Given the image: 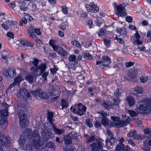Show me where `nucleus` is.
<instances>
[{
    "label": "nucleus",
    "mask_w": 151,
    "mask_h": 151,
    "mask_svg": "<svg viewBox=\"0 0 151 151\" xmlns=\"http://www.w3.org/2000/svg\"><path fill=\"white\" fill-rule=\"evenodd\" d=\"M106 32V30L104 29H101L98 33L99 36L104 35Z\"/></svg>",
    "instance_id": "obj_55"
},
{
    "label": "nucleus",
    "mask_w": 151,
    "mask_h": 151,
    "mask_svg": "<svg viewBox=\"0 0 151 151\" xmlns=\"http://www.w3.org/2000/svg\"><path fill=\"white\" fill-rule=\"evenodd\" d=\"M86 10L89 12H96L98 11L99 8V7L94 3H90L89 4H87L85 6Z\"/></svg>",
    "instance_id": "obj_12"
},
{
    "label": "nucleus",
    "mask_w": 151,
    "mask_h": 151,
    "mask_svg": "<svg viewBox=\"0 0 151 151\" xmlns=\"http://www.w3.org/2000/svg\"><path fill=\"white\" fill-rule=\"evenodd\" d=\"M127 112L132 117L136 116L137 115V114L135 111L131 110H129L128 109Z\"/></svg>",
    "instance_id": "obj_39"
},
{
    "label": "nucleus",
    "mask_w": 151,
    "mask_h": 151,
    "mask_svg": "<svg viewBox=\"0 0 151 151\" xmlns=\"http://www.w3.org/2000/svg\"><path fill=\"white\" fill-rule=\"evenodd\" d=\"M41 134L45 141H47L51 137V132L47 129L43 130L41 132Z\"/></svg>",
    "instance_id": "obj_17"
},
{
    "label": "nucleus",
    "mask_w": 151,
    "mask_h": 151,
    "mask_svg": "<svg viewBox=\"0 0 151 151\" xmlns=\"http://www.w3.org/2000/svg\"><path fill=\"white\" fill-rule=\"evenodd\" d=\"M23 80L21 76L16 77L14 79L13 83L12 84L10 85L9 88L7 89V91L10 92L12 91H13L14 86L16 84L19 83Z\"/></svg>",
    "instance_id": "obj_13"
},
{
    "label": "nucleus",
    "mask_w": 151,
    "mask_h": 151,
    "mask_svg": "<svg viewBox=\"0 0 151 151\" xmlns=\"http://www.w3.org/2000/svg\"><path fill=\"white\" fill-rule=\"evenodd\" d=\"M20 7L21 11H25L27 10V7L26 6V4L24 3H21L20 5Z\"/></svg>",
    "instance_id": "obj_50"
},
{
    "label": "nucleus",
    "mask_w": 151,
    "mask_h": 151,
    "mask_svg": "<svg viewBox=\"0 0 151 151\" xmlns=\"http://www.w3.org/2000/svg\"><path fill=\"white\" fill-rule=\"evenodd\" d=\"M3 18L4 20H5V22L6 23L11 25L12 29H13L16 32H18L19 28L17 26V22L10 20L11 18L7 15L5 16Z\"/></svg>",
    "instance_id": "obj_7"
},
{
    "label": "nucleus",
    "mask_w": 151,
    "mask_h": 151,
    "mask_svg": "<svg viewBox=\"0 0 151 151\" xmlns=\"http://www.w3.org/2000/svg\"><path fill=\"white\" fill-rule=\"evenodd\" d=\"M53 50L54 51H56L58 54L63 56H67L68 55L67 52L63 49L62 47L59 46L58 45L54 48Z\"/></svg>",
    "instance_id": "obj_16"
},
{
    "label": "nucleus",
    "mask_w": 151,
    "mask_h": 151,
    "mask_svg": "<svg viewBox=\"0 0 151 151\" xmlns=\"http://www.w3.org/2000/svg\"><path fill=\"white\" fill-rule=\"evenodd\" d=\"M32 93L34 96H38L39 98L43 100L47 99L49 98L48 94L42 91L40 88L32 91Z\"/></svg>",
    "instance_id": "obj_6"
},
{
    "label": "nucleus",
    "mask_w": 151,
    "mask_h": 151,
    "mask_svg": "<svg viewBox=\"0 0 151 151\" xmlns=\"http://www.w3.org/2000/svg\"><path fill=\"white\" fill-rule=\"evenodd\" d=\"M34 28L33 26L30 24L27 28V33L29 37L32 39H36L37 36L34 33Z\"/></svg>",
    "instance_id": "obj_14"
},
{
    "label": "nucleus",
    "mask_w": 151,
    "mask_h": 151,
    "mask_svg": "<svg viewBox=\"0 0 151 151\" xmlns=\"http://www.w3.org/2000/svg\"><path fill=\"white\" fill-rule=\"evenodd\" d=\"M65 144L66 147L68 145H70L72 143V141L71 139L69 138H68L67 137L64 140Z\"/></svg>",
    "instance_id": "obj_37"
},
{
    "label": "nucleus",
    "mask_w": 151,
    "mask_h": 151,
    "mask_svg": "<svg viewBox=\"0 0 151 151\" xmlns=\"http://www.w3.org/2000/svg\"><path fill=\"white\" fill-rule=\"evenodd\" d=\"M137 132L136 130H131L130 132L127 134V136L129 137H133L136 139H145V137L143 136H142L139 134H137Z\"/></svg>",
    "instance_id": "obj_10"
},
{
    "label": "nucleus",
    "mask_w": 151,
    "mask_h": 151,
    "mask_svg": "<svg viewBox=\"0 0 151 151\" xmlns=\"http://www.w3.org/2000/svg\"><path fill=\"white\" fill-rule=\"evenodd\" d=\"M27 22V20L25 19H22L19 22V25L22 26L23 25V24H26Z\"/></svg>",
    "instance_id": "obj_61"
},
{
    "label": "nucleus",
    "mask_w": 151,
    "mask_h": 151,
    "mask_svg": "<svg viewBox=\"0 0 151 151\" xmlns=\"http://www.w3.org/2000/svg\"><path fill=\"white\" fill-rule=\"evenodd\" d=\"M49 93L52 96H56L58 94L59 91L55 88L50 87L49 88Z\"/></svg>",
    "instance_id": "obj_20"
},
{
    "label": "nucleus",
    "mask_w": 151,
    "mask_h": 151,
    "mask_svg": "<svg viewBox=\"0 0 151 151\" xmlns=\"http://www.w3.org/2000/svg\"><path fill=\"white\" fill-rule=\"evenodd\" d=\"M76 57L75 55H71L69 57L68 60L70 62H74L76 63H78V60L76 59Z\"/></svg>",
    "instance_id": "obj_32"
},
{
    "label": "nucleus",
    "mask_w": 151,
    "mask_h": 151,
    "mask_svg": "<svg viewBox=\"0 0 151 151\" xmlns=\"http://www.w3.org/2000/svg\"><path fill=\"white\" fill-rule=\"evenodd\" d=\"M51 127L53 128V131L55 134L60 135L64 132V131L63 129H60L56 128L54 124H52V127L51 126Z\"/></svg>",
    "instance_id": "obj_22"
},
{
    "label": "nucleus",
    "mask_w": 151,
    "mask_h": 151,
    "mask_svg": "<svg viewBox=\"0 0 151 151\" xmlns=\"http://www.w3.org/2000/svg\"><path fill=\"white\" fill-rule=\"evenodd\" d=\"M25 137H28L32 133V131L30 129H26L23 132Z\"/></svg>",
    "instance_id": "obj_34"
},
{
    "label": "nucleus",
    "mask_w": 151,
    "mask_h": 151,
    "mask_svg": "<svg viewBox=\"0 0 151 151\" xmlns=\"http://www.w3.org/2000/svg\"><path fill=\"white\" fill-rule=\"evenodd\" d=\"M27 121L26 118L19 119V124L21 128H24L26 127Z\"/></svg>",
    "instance_id": "obj_25"
},
{
    "label": "nucleus",
    "mask_w": 151,
    "mask_h": 151,
    "mask_svg": "<svg viewBox=\"0 0 151 151\" xmlns=\"http://www.w3.org/2000/svg\"><path fill=\"white\" fill-rule=\"evenodd\" d=\"M25 79L26 81H28L29 83H31L33 82V76L31 75H28L26 76H25Z\"/></svg>",
    "instance_id": "obj_40"
},
{
    "label": "nucleus",
    "mask_w": 151,
    "mask_h": 151,
    "mask_svg": "<svg viewBox=\"0 0 151 151\" xmlns=\"http://www.w3.org/2000/svg\"><path fill=\"white\" fill-rule=\"evenodd\" d=\"M86 107L81 104H79L72 106L70 111L73 112L81 116L86 114Z\"/></svg>",
    "instance_id": "obj_4"
},
{
    "label": "nucleus",
    "mask_w": 151,
    "mask_h": 151,
    "mask_svg": "<svg viewBox=\"0 0 151 151\" xmlns=\"http://www.w3.org/2000/svg\"><path fill=\"white\" fill-rule=\"evenodd\" d=\"M138 71L137 69H134L133 70H129L127 73L128 76L131 78H135L137 75Z\"/></svg>",
    "instance_id": "obj_19"
},
{
    "label": "nucleus",
    "mask_w": 151,
    "mask_h": 151,
    "mask_svg": "<svg viewBox=\"0 0 151 151\" xmlns=\"http://www.w3.org/2000/svg\"><path fill=\"white\" fill-rule=\"evenodd\" d=\"M34 32L38 35H40L41 34V32L39 29H34Z\"/></svg>",
    "instance_id": "obj_59"
},
{
    "label": "nucleus",
    "mask_w": 151,
    "mask_h": 151,
    "mask_svg": "<svg viewBox=\"0 0 151 151\" xmlns=\"http://www.w3.org/2000/svg\"><path fill=\"white\" fill-rule=\"evenodd\" d=\"M72 43L76 47H81V44L79 42L77 41H73L72 42Z\"/></svg>",
    "instance_id": "obj_52"
},
{
    "label": "nucleus",
    "mask_w": 151,
    "mask_h": 151,
    "mask_svg": "<svg viewBox=\"0 0 151 151\" xmlns=\"http://www.w3.org/2000/svg\"><path fill=\"white\" fill-rule=\"evenodd\" d=\"M104 45L106 47H109L111 45V40L106 39H105L104 40Z\"/></svg>",
    "instance_id": "obj_48"
},
{
    "label": "nucleus",
    "mask_w": 151,
    "mask_h": 151,
    "mask_svg": "<svg viewBox=\"0 0 151 151\" xmlns=\"http://www.w3.org/2000/svg\"><path fill=\"white\" fill-rule=\"evenodd\" d=\"M64 151H76V149L72 146H70L69 148L68 147V146L65 147L63 148Z\"/></svg>",
    "instance_id": "obj_47"
},
{
    "label": "nucleus",
    "mask_w": 151,
    "mask_h": 151,
    "mask_svg": "<svg viewBox=\"0 0 151 151\" xmlns=\"http://www.w3.org/2000/svg\"><path fill=\"white\" fill-rule=\"evenodd\" d=\"M134 65V63L132 62L126 63L125 64L126 68H129Z\"/></svg>",
    "instance_id": "obj_64"
},
{
    "label": "nucleus",
    "mask_w": 151,
    "mask_h": 151,
    "mask_svg": "<svg viewBox=\"0 0 151 151\" xmlns=\"http://www.w3.org/2000/svg\"><path fill=\"white\" fill-rule=\"evenodd\" d=\"M31 70L32 71L31 73L34 76H40L41 73H40L38 74L37 73L38 70L37 67H32L31 68Z\"/></svg>",
    "instance_id": "obj_23"
},
{
    "label": "nucleus",
    "mask_w": 151,
    "mask_h": 151,
    "mask_svg": "<svg viewBox=\"0 0 151 151\" xmlns=\"http://www.w3.org/2000/svg\"><path fill=\"white\" fill-rule=\"evenodd\" d=\"M96 142L92 143L89 145L91 151H100L103 149L102 140L101 139H97Z\"/></svg>",
    "instance_id": "obj_5"
},
{
    "label": "nucleus",
    "mask_w": 151,
    "mask_h": 151,
    "mask_svg": "<svg viewBox=\"0 0 151 151\" xmlns=\"http://www.w3.org/2000/svg\"><path fill=\"white\" fill-rule=\"evenodd\" d=\"M14 34L13 33L11 32H9L7 34L6 36L12 38H14Z\"/></svg>",
    "instance_id": "obj_63"
},
{
    "label": "nucleus",
    "mask_w": 151,
    "mask_h": 151,
    "mask_svg": "<svg viewBox=\"0 0 151 151\" xmlns=\"http://www.w3.org/2000/svg\"><path fill=\"white\" fill-rule=\"evenodd\" d=\"M31 139L33 141V144L36 148L40 150L43 149L41 142V137L37 130H35L33 132Z\"/></svg>",
    "instance_id": "obj_2"
},
{
    "label": "nucleus",
    "mask_w": 151,
    "mask_h": 151,
    "mask_svg": "<svg viewBox=\"0 0 151 151\" xmlns=\"http://www.w3.org/2000/svg\"><path fill=\"white\" fill-rule=\"evenodd\" d=\"M136 110L142 114L150 113L151 111V99H147L139 101L137 105Z\"/></svg>",
    "instance_id": "obj_1"
},
{
    "label": "nucleus",
    "mask_w": 151,
    "mask_h": 151,
    "mask_svg": "<svg viewBox=\"0 0 151 151\" xmlns=\"http://www.w3.org/2000/svg\"><path fill=\"white\" fill-rule=\"evenodd\" d=\"M116 141V140L115 139V138L112 136L110 137L109 138H107L105 140L106 145H108L109 142L111 145H113L115 144Z\"/></svg>",
    "instance_id": "obj_21"
},
{
    "label": "nucleus",
    "mask_w": 151,
    "mask_h": 151,
    "mask_svg": "<svg viewBox=\"0 0 151 151\" xmlns=\"http://www.w3.org/2000/svg\"><path fill=\"white\" fill-rule=\"evenodd\" d=\"M83 56L84 58H87L88 60H91L93 59L92 56L88 53H84L83 54Z\"/></svg>",
    "instance_id": "obj_45"
},
{
    "label": "nucleus",
    "mask_w": 151,
    "mask_h": 151,
    "mask_svg": "<svg viewBox=\"0 0 151 151\" xmlns=\"http://www.w3.org/2000/svg\"><path fill=\"white\" fill-rule=\"evenodd\" d=\"M56 41L54 40L51 39L50 40L49 43V45L51 46L54 49L57 45H56Z\"/></svg>",
    "instance_id": "obj_38"
},
{
    "label": "nucleus",
    "mask_w": 151,
    "mask_h": 151,
    "mask_svg": "<svg viewBox=\"0 0 151 151\" xmlns=\"http://www.w3.org/2000/svg\"><path fill=\"white\" fill-rule=\"evenodd\" d=\"M58 70V68H57V66L55 65H53V67L52 68L50 69V71L52 74L53 75H54L55 74Z\"/></svg>",
    "instance_id": "obj_46"
},
{
    "label": "nucleus",
    "mask_w": 151,
    "mask_h": 151,
    "mask_svg": "<svg viewBox=\"0 0 151 151\" xmlns=\"http://www.w3.org/2000/svg\"><path fill=\"white\" fill-rule=\"evenodd\" d=\"M7 115L8 113L6 110H2L0 111V123L4 129L6 128V125L7 124V122L5 121L4 117L7 116Z\"/></svg>",
    "instance_id": "obj_9"
},
{
    "label": "nucleus",
    "mask_w": 151,
    "mask_h": 151,
    "mask_svg": "<svg viewBox=\"0 0 151 151\" xmlns=\"http://www.w3.org/2000/svg\"><path fill=\"white\" fill-rule=\"evenodd\" d=\"M118 97H114V102L113 104L114 105H118L119 102H120V100L119 98H117Z\"/></svg>",
    "instance_id": "obj_49"
},
{
    "label": "nucleus",
    "mask_w": 151,
    "mask_h": 151,
    "mask_svg": "<svg viewBox=\"0 0 151 151\" xmlns=\"http://www.w3.org/2000/svg\"><path fill=\"white\" fill-rule=\"evenodd\" d=\"M3 73L4 75L6 76H9V70H8L6 69H4L3 70Z\"/></svg>",
    "instance_id": "obj_57"
},
{
    "label": "nucleus",
    "mask_w": 151,
    "mask_h": 151,
    "mask_svg": "<svg viewBox=\"0 0 151 151\" xmlns=\"http://www.w3.org/2000/svg\"><path fill=\"white\" fill-rule=\"evenodd\" d=\"M18 115L19 118V119L26 118V114L24 111L23 110H20L18 112Z\"/></svg>",
    "instance_id": "obj_31"
},
{
    "label": "nucleus",
    "mask_w": 151,
    "mask_h": 151,
    "mask_svg": "<svg viewBox=\"0 0 151 151\" xmlns=\"http://www.w3.org/2000/svg\"><path fill=\"white\" fill-rule=\"evenodd\" d=\"M61 105L62 107V109L68 106V104L67 101L63 99L61 101Z\"/></svg>",
    "instance_id": "obj_43"
},
{
    "label": "nucleus",
    "mask_w": 151,
    "mask_h": 151,
    "mask_svg": "<svg viewBox=\"0 0 151 151\" xmlns=\"http://www.w3.org/2000/svg\"><path fill=\"white\" fill-rule=\"evenodd\" d=\"M22 14H24L25 15H24V19L27 20V19L29 20V21H31L33 19V18L31 16V15L27 13H25L24 12H23L22 13Z\"/></svg>",
    "instance_id": "obj_41"
},
{
    "label": "nucleus",
    "mask_w": 151,
    "mask_h": 151,
    "mask_svg": "<svg viewBox=\"0 0 151 151\" xmlns=\"http://www.w3.org/2000/svg\"><path fill=\"white\" fill-rule=\"evenodd\" d=\"M10 140L9 138L2 137L0 140V143L1 145L5 147H8L10 145Z\"/></svg>",
    "instance_id": "obj_15"
},
{
    "label": "nucleus",
    "mask_w": 151,
    "mask_h": 151,
    "mask_svg": "<svg viewBox=\"0 0 151 151\" xmlns=\"http://www.w3.org/2000/svg\"><path fill=\"white\" fill-rule=\"evenodd\" d=\"M84 136L86 137L87 139V142H91L95 140L96 137L93 136H89L86 134H85Z\"/></svg>",
    "instance_id": "obj_29"
},
{
    "label": "nucleus",
    "mask_w": 151,
    "mask_h": 151,
    "mask_svg": "<svg viewBox=\"0 0 151 151\" xmlns=\"http://www.w3.org/2000/svg\"><path fill=\"white\" fill-rule=\"evenodd\" d=\"M49 73L48 72H46L44 73L42 75V77L46 81L47 80V76H48Z\"/></svg>",
    "instance_id": "obj_62"
},
{
    "label": "nucleus",
    "mask_w": 151,
    "mask_h": 151,
    "mask_svg": "<svg viewBox=\"0 0 151 151\" xmlns=\"http://www.w3.org/2000/svg\"><path fill=\"white\" fill-rule=\"evenodd\" d=\"M67 136L68 138H70L71 139H75L77 137V134L75 132L73 131L69 133Z\"/></svg>",
    "instance_id": "obj_27"
},
{
    "label": "nucleus",
    "mask_w": 151,
    "mask_h": 151,
    "mask_svg": "<svg viewBox=\"0 0 151 151\" xmlns=\"http://www.w3.org/2000/svg\"><path fill=\"white\" fill-rule=\"evenodd\" d=\"M117 10L116 14L117 15L123 17L127 15L125 9V7L122 5L120 4L116 6Z\"/></svg>",
    "instance_id": "obj_11"
},
{
    "label": "nucleus",
    "mask_w": 151,
    "mask_h": 151,
    "mask_svg": "<svg viewBox=\"0 0 151 151\" xmlns=\"http://www.w3.org/2000/svg\"><path fill=\"white\" fill-rule=\"evenodd\" d=\"M134 91L136 92L137 94H142L143 92V89L142 88L140 87L139 86H136L134 88Z\"/></svg>",
    "instance_id": "obj_30"
},
{
    "label": "nucleus",
    "mask_w": 151,
    "mask_h": 151,
    "mask_svg": "<svg viewBox=\"0 0 151 151\" xmlns=\"http://www.w3.org/2000/svg\"><path fill=\"white\" fill-rule=\"evenodd\" d=\"M98 113L100 114L104 118H106L107 115V114L103 111L99 112Z\"/></svg>",
    "instance_id": "obj_60"
},
{
    "label": "nucleus",
    "mask_w": 151,
    "mask_h": 151,
    "mask_svg": "<svg viewBox=\"0 0 151 151\" xmlns=\"http://www.w3.org/2000/svg\"><path fill=\"white\" fill-rule=\"evenodd\" d=\"M87 24L88 25L89 28H93V22L91 19H89L87 22Z\"/></svg>",
    "instance_id": "obj_54"
},
{
    "label": "nucleus",
    "mask_w": 151,
    "mask_h": 151,
    "mask_svg": "<svg viewBox=\"0 0 151 151\" xmlns=\"http://www.w3.org/2000/svg\"><path fill=\"white\" fill-rule=\"evenodd\" d=\"M122 93V91L121 89L117 88L114 92V95L115 97H118L121 96Z\"/></svg>",
    "instance_id": "obj_36"
},
{
    "label": "nucleus",
    "mask_w": 151,
    "mask_h": 151,
    "mask_svg": "<svg viewBox=\"0 0 151 151\" xmlns=\"http://www.w3.org/2000/svg\"><path fill=\"white\" fill-rule=\"evenodd\" d=\"M38 60L36 58H33L31 60H30V62L32 63L33 65L37 67L38 63Z\"/></svg>",
    "instance_id": "obj_44"
},
{
    "label": "nucleus",
    "mask_w": 151,
    "mask_h": 151,
    "mask_svg": "<svg viewBox=\"0 0 151 151\" xmlns=\"http://www.w3.org/2000/svg\"><path fill=\"white\" fill-rule=\"evenodd\" d=\"M86 124L89 127H91L93 126V124L91 123L89 119H87L86 120Z\"/></svg>",
    "instance_id": "obj_56"
},
{
    "label": "nucleus",
    "mask_w": 151,
    "mask_h": 151,
    "mask_svg": "<svg viewBox=\"0 0 151 151\" xmlns=\"http://www.w3.org/2000/svg\"><path fill=\"white\" fill-rule=\"evenodd\" d=\"M126 99L129 104V106H132L135 104V100L134 98L132 97H127L126 98Z\"/></svg>",
    "instance_id": "obj_24"
},
{
    "label": "nucleus",
    "mask_w": 151,
    "mask_h": 151,
    "mask_svg": "<svg viewBox=\"0 0 151 151\" xmlns=\"http://www.w3.org/2000/svg\"><path fill=\"white\" fill-rule=\"evenodd\" d=\"M101 122L102 124L104 126L107 125L109 123L108 121L106 118H103L101 121Z\"/></svg>",
    "instance_id": "obj_51"
},
{
    "label": "nucleus",
    "mask_w": 151,
    "mask_h": 151,
    "mask_svg": "<svg viewBox=\"0 0 151 151\" xmlns=\"http://www.w3.org/2000/svg\"><path fill=\"white\" fill-rule=\"evenodd\" d=\"M102 60H103V62L104 63H106L105 64H102L101 66H104V67H101V68L105 69V68L109 67V64L110 63V58L108 57L106 55H104L103 56L102 58Z\"/></svg>",
    "instance_id": "obj_18"
},
{
    "label": "nucleus",
    "mask_w": 151,
    "mask_h": 151,
    "mask_svg": "<svg viewBox=\"0 0 151 151\" xmlns=\"http://www.w3.org/2000/svg\"><path fill=\"white\" fill-rule=\"evenodd\" d=\"M148 79V77L147 76H142L140 78V81L142 83L145 82Z\"/></svg>",
    "instance_id": "obj_53"
},
{
    "label": "nucleus",
    "mask_w": 151,
    "mask_h": 151,
    "mask_svg": "<svg viewBox=\"0 0 151 151\" xmlns=\"http://www.w3.org/2000/svg\"><path fill=\"white\" fill-rule=\"evenodd\" d=\"M37 67L38 70H40L41 73L42 74L45 70L46 68V66L45 64H42L41 65H39Z\"/></svg>",
    "instance_id": "obj_35"
},
{
    "label": "nucleus",
    "mask_w": 151,
    "mask_h": 151,
    "mask_svg": "<svg viewBox=\"0 0 151 151\" xmlns=\"http://www.w3.org/2000/svg\"><path fill=\"white\" fill-rule=\"evenodd\" d=\"M111 119L113 121L111 123L112 126H115L117 128L123 127L130 123L129 119L125 120L120 121V118L116 116H111Z\"/></svg>",
    "instance_id": "obj_3"
},
{
    "label": "nucleus",
    "mask_w": 151,
    "mask_h": 151,
    "mask_svg": "<svg viewBox=\"0 0 151 151\" xmlns=\"http://www.w3.org/2000/svg\"><path fill=\"white\" fill-rule=\"evenodd\" d=\"M124 148V145L123 144H118L116 147V150L117 151H122Z\"/></svg>",
    "instance_id": "obj_33"
},
{
    "label": "nucleus",
    "mask_w": 151,
    "mask_h": 151,
    "mask_svg": "<svg viewBox=\"0 0 151 151\" xmlns=\"http://www.w3.org/2000/svg\"><path fill=\"white\" fill-rule=\"evenodd\" d=\"M134 44L136 45H139L142 44V41L137 39L134 42Z\"/></svg>",
    "instance_id": "obj_58"
},
{
    "label": "nucleus",
    "mask_w": 151,
    "mask_h": 151,
    "mask_svg": "<svg viewBox=\"0 0 151 151\" xmlns=\"http://www.w3.org/2000/svg\"><path fill=\"white\" fill-rule=\"evenodd\" d=\"M9 73V76L11 77H14L16 75L15 70L14 68L9 67L8 69Z\"/></svg>",
    "instance_id": "obj_28"
},
{
    "label": "nucleus",
    "mask_w": 151,
    "mask_h": 151,
    "mask_svg": "<svg viewBox=\"0 0 151 151\" xmlns=\"http://www.w3.org/2000/svg\"><path fill=\"white\" fill-rule=\"evenodd\" d=\"M53 116V113L50 112H48L47 115V119L49 123V124H50V125L52 126V124H54L52 122Z\"/></svg>",
    "instance_id": "obj_26"
},
{
    "label": "nucleus",
    "mask_w": 151,
    "mask_h": 151,
    "mask_svg": "<svg viewBox=\"0 0 151 151\" xmlns=\"http://www.w3.org/2000/svg\"><path fill=\"white\" fill-rule=\"evenodd\" d=\"M101 104H102L103 106L106 109H108L109 108H111V105L110 104H109L108 103H107L104 101H101Z\"/></svg>",
    "instance_id": "obj_42"
},
{
    "label": "nucleus",
    "mask_w": 151,
    "mask_h": 151,
    "mask_svg": "<svg viewBox=\"0 0 151 151\" xmlns=\"http://www.w3.org/2000/svg\"><path fill=\"white\" fill-rule=\"evenodd\" d=\"M17 96L18 98H22L25 100L29 99L30 95L28 90L26 89L21 88L19 92L17 93Z\"/></svg>",
    "instance_id": "obj_8"
}]
</instances>
